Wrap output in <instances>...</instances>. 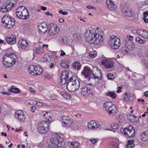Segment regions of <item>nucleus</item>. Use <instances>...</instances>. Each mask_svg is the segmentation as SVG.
<instances>
[{
  "label": "nucleus",
  "instance_id": "nucleus-1",
  "mask_svg": "<svg viewBox=\"0 0 148 148\" xmlns=\"http://www.w3.org/2000/svg\"><path fill=\"white\" fill-rule=\"evenodd\" d=\"M99 29H96L93 32L92 30H87L85 34V39L90 43H94L95 45H99L103 40L102 36L99 33Z\"/></svg>",
  "mask_w": 148,
  "mask_h": 148
},
{
  "label": "nucleus",
  "instance_id": "nucleus-2",
  "mask_svg": "<svg viewBox=\"0 0 148 148\" xmlns=\"http://www.w3.org/2000/svg\"><path fill=\"white\" fill-rule=\"evenodd\" d=\"M63 138L56 133L51 134L47 148H64V143Z\"/></svg>",
  "mask_w": 148,
  "mask_h": 148
},
{
  "label": "nucleus",
  "instance_id": "nucleus-3",
  "mask_svg": "<svg viewBox=\"0 0 148 148\" xmlns=\"http://www.w3.org/2000/svg\"><path fill=\"white\" fill-rule=\"evenodd\" d=\"M80 85L79 80L74 76L70 78L66 84V88L69 91L71 92H74L78 89Z\"/></svg>",
  "mask_w": 148,
  "mask_h": 148
},
{
  "label": "nucleus",
  "instance_id": "nucleus-4",
  "mask_svg": "<svg viewBox=\"0 0 148 148\" xmlns=\"http://www.w3.org/2000/svg\"><path fill=\"white\" fill-rule=\"evenodd\" d=\"M103 107L105 109V110L107 111L108 114L111 116L115 115L117 112V108L111 101L106 102L103 105Z\"/></svg>",
  "mask_w": 148,
  "mask_h": 148
},
{
  "label": "nucleus",
  "instance_id": "nucleus-5",
  "mask_svg": "<svg viewBox=\"0 0 148 148\" xmlns=\"http://www.w3.org/2000/svg\"><path fill=\"white\" fill-rule=\"evenodd\" d=\"M109 45L112 49H116L119 48L121 42L120 39L115 36H112L109 41Z\"/></svg>",
  "mask_w": 148,
  "mask_h": 148
},
{
  "label": "nucleus",
  "instance_id": "nucleus-6",
  "mask_svg": "<svg viewBox=\"0 0 148 148\" xmlns=\"http://www.w3.org/2000/svg\"><path fill=\"white\" fill-rule=\"evenodd\" d=\"M95 87L92 84H90L81 88V94L84 95H88L91 92L95 91Z\"/></svg>",
  "mask_w": 148,
  "mask_h": 148
},
{
  "label": "nucleus",
  "instance_id": "nucleus-7",
  "mask_svg": "<svg viewBox=\"0 0 148 148\" xmlns=\"http://www.w3.org/2000/svg\"><path fill=\"white\" fill-rule=\"evenodd\" d=\"M92 70V71H91L90 69V68L88 66L85 67L84 68L83 71L82 73L84 75L85 77L88 78H90V76L92 75L91 74L92 72V73H94V72L95 73V71H97L99 73H101V71H100V70L96 67H93Z\"/></svg>",
  "mask_w": 148,
  "mask_h": 148
},
{
  "label": "nucleus",
  "instance_id": "nucleus-8",
  "mask_svg": "<svg viewBox=\"0 0 148 148\" xmlns=\"http://www.w3.org/2000/svg\"><path fill=\"white\" fill-rule=\"evenodd\" d=\"M48 34L51 37H53L58 32L59 29L56 25L53 23L49 24L48 26Z\"/></svg>",
  "mask_w": 148,
  "mask_h": 148
},
{
  "label": "nucleus",
  "instance_id": "nucleus-9",
  "mask_svg": "<svg viewBox=\"0 0 148 148\" xmlns=\"http://www.w3.org/2000/svg\"><path fill=\"white\" fill-rule=\"evenodd\" d=\"M124 135L126 137L132 138L135 135L134 129L132 126H129L123 129Z\"/></svg>",
  "mask_w": 148,
  "mask_h": 148
},
{
  "label": "nucleus",
  "instance_id": "nucleus-10",
  "mask_svg": "<svg viewBox=\"0 0 148 148\" xmlns=\"http://www.w3.org/2000/svg\"><path fill=\"white\" fill-rule=\"evenodd\" d=\"M38 130L40 133L45 134L49 130L48 125L45 122L42 121L38 124Z\"/></svg>",
  "mask_w": 148,
  "mask_h": 148
},
{
  "label": "nucleus",
  "instance_id": "nucleus-11",
  "mask_svg": "<svg viewBox=\"0 0 148 148\" xmlns=\"http://www.w3.org/2000/svg\"><path fill=\"white\" fill-rule=\"evenodd\" d=\"M101 64L103 67L107 69L111 68L114 65L113 62L112 60L106 59L102 60Z\"/></svg>",
  "mask_w": 148,
  "mask_h": 148
},
{
  "label": "nucleus",
  "instance_id": "nucleus-12",
  "mask_svg": "<svg viewBox=\"0 0 148 148\" xmlns=\"http://www.w3.org/2000/svg\"><path fill=\"white\" fill-rule=\"evenodd\" d=\"M134 47L135 45L131 41H126L125 47L123 51H124L125 52V53H128V51L132 50Z\"/></svg>",
  "mask_w": 148,
  "mask_h": 148
},
{
  "label": "nucleus",
  "instance_id": "nucleus-13",
  "mask_svg": "<svg viewBox=\"0 0 148 148\" xmlns=\"http://www.w3.org/2000/svg\"><path fill=\"white\" fill-rule=\"evenodd\" d=\"M14 115L16 118L21 122H24L25 120V116L24 112L21 110H18L16 111Z\"/></svg>",
  "mask_w": 148,
  "mask_h": 148
},
{
  "label": "nucleus",
  "instance_id": "nucleus-14",
  "mask_svg": "<svg viewBox=\"0 0 148 148\" xmlns=\"http://www.w3.org/2000/svg\"><path fill=\"white\" fill-rule=\"evenodd\" d=\"M69 77V73L67 71L62 72L61 76V82L62 85H64L67 83Z\"/></svg>",
  "mask_w": 148,
  "mask_h": 148
},
{
  "label": "nucleus",
  "instance_id": "nucleus-15",
  "mask_svg": "<svg viewBox=\"0 0 148 148\" xmlns=\"http://www.w3.org/2000/svg\"><path fill=\"white\" fill-rule=\"evenodd\" d=\"M93 73L92 75H91L90 76V78L88 79L91 81L92 83L96 85L99 82V77L98 76V75L97 73Z\"/></svg>",
  "mask_w": 148,
  "mask_h": 148
},
{
  "label": "nucleus",
  "instance_id": "nucleus-16",
  "mask_svg": "<svg viewBox=\"0 0 148 148\" xmlns=\"http://www.w3.org/2000/svg\"><path fill=\"white\" fill-rule=\"evenodd\" d=\"M100 124L98 122L96 121H91L88 124V129L93 130L99 127Z\"/></svg>",
  "mask_w": 148,
  "mask_h": 148
},
{
  "label": "nucleus",
  "instance_id": "nucleus-17",
  "mask_svg": "<svg viewBox=\"0 0 148 148\" xmlns=\"http://www.w3.org/2000/svg\"><path fill=\"white\" fill-rule=\"evenodd\" d=\"M136 33L139 36L144 38L148 39V31L143 29H138L137 30Z\"/></svg>",
  "mask_w": 148,
  "mask_h": 148
},
{
  "label": "nucleus",
  "instance_id": "nucleus-18",
  "mask_svg": "<svg viewBox=\"0 0 148 148\" xmlns=\"http://www.w3.org/2000/svg\"><path fill=\"white\" fill-rule=\"evenodd\" d=\"M39 31L44 34L45 33L47 30V24L44 22L40 23L38 26Z\"/></svg>",
  "mask_w": 148,
  "mask_h": 148
},
{
  "label": "nucleus",
  "instance_id": "nucleus-19",
  "mask_svg": "<svg viewBox=\"0 0 148 148\" xmlns=\"http://www.w3.org/2000/svg\"><path fill=\"white\" fill-rule=\"evenodd\" d=\"M25 8V7L24 6H19L17 8L16 10V13L18 17L21 18L23 12Z\"/></svg>",
  "mask_w": 148,
  "mask_h": 148
},
{
  "label": "nucleus",
  "instance_id": "nucleus-20",
  "mask_svg": "<svg viewBox=\"0 0 148 148\" xmlns=\"http://www.w3.org/2000/svg\"><path fill=\"white\" fill-rule=\"evenodd\" d=\"M106 3L107 7L109 9L111 10H115L116 8V5H115L111 0H107Z\"/></svg>",
  "mask_w": 148,
  "mask_h": 148
},
{
  "label": "nucleus",
  "instance_id": "nucleus-21",
  "mask_svg": "<svg viewBox=\"0 0 148 148\" xmlns=\"http://www.w3.org/2000/svg\"><path fill=\"white\" fill-rule=\"evenodd\" d=\"M10 67L13 66L15 64L17 59L15 55L13 53H10Z\"/></svg>",
  "mask_w": 148,
  "mask_h": 148
},
{
  "label": "nucleus",
  "instance_id": "nucleus-22",
  "mask_svg": "<svg viewBox=\"0 0 148 148\" xmlns=\"http://www.w3.org/2000/svg\"><path fill=\"white\" fill-rule=\"evenodd\" d=\"M62 121L64 124L70 125L72 124V121L69 117L66 116H64L62 117Z\"/></svg>",
  "mask_w": 148,
  "mask_h": 148
},
{
  "label": "nucleus",
  "instance_id": "nucleus-23",
  "mask_svg": "<svg viewBox=\"0 0 148 148\" xmlns=\"http://www.w3.org/2000/svg\"><path fill=\"white\" fill-rule=\"evenodd\" d=\"M29 18V14L27 10L25 7L24 10L22 15L21 17V19H27Z\"/></svg>",
  "mask_w": 148,
  "mask_h": 148
},
{
  "label": "nucleus",
  "instance_id": "nucleus-24",
  "mask_svg": "<svg viewBox=\"0 0 148 148\" xmlns=\"http://www.w3.org/2000/svg\"><path fill=\"white\" fill-rule=\"evenodd\" d=\"M18 44L21 45L22 49H25L28 46L27 42L25 40H20L18 41Z\"/></svg>",
  "mask_w": 148,
  "mask_h": 148
},
{
  "label": "nucleus",
  "instance_id": "nucleus-25",
  "mask_svg": "<svg viewBox=\"0 0 148 148\" xmlns=\"http://www.w3.org/2000/svg\"><path fill=\"white\" fill-rule=\"evenodd\" d=\"M43 72L42 69L41 68L40 66H36V69L35 71H34V73H32L33 75H40Z\"/></svg>",
  "mask_w": 148,
  "mask_h": 148
},
{
  "label": "nucleus",
  "instance_id": "nucleus-26",
  "mask_svg": "<svg viewBox=\"0 0 148 148\" xmlns=\"http://www.w3.org/2000/svg\"><path fill=\"white\" fill-rule=\"evenodd\" d=\"M9 21V18L8 16H4L2 19V23L5 25V27H6L8 25Z\"/></svg>",
  "mask_w": 148,
  "mask_h": 148
},
{
  "label": "nucleus",
  "instance_id": "nucleus-27",
  "mask_svg": "<svg viewBox=\"0 0 148 148\" xmlns=\"http://www.w3.org/2000/svg\"><path fill=\"white\" fill-rule=\"evenodd\" d=\"M10 92L15 94H18L20 93L19 89L14 86H12L11 88H10Z\"/></svg>",
  "mask_w": 148,
  "mask_h": 148
},
{
  "label": "nucleus",
  "instance_id": "nucleus-28",
  "mask_svg": "<svg viewBox=\"0 0 148 148\" xmlns=\"http://www.w3.org/2000/svg\"><path fill=\"white\" fill-rule=\"evenodd\" d=\"M141 138L144 141L148 140V131L143 132L141 135Z\"/></svg>",
  "mask_w": 148,
  "mask_h": 148
},
{
  "label": "nucleus",
  "instance_id": "nucleus-29",
  "mask_svg": "<svg viewBox=\"0 0 148 148\" xmlns=\"http://www.w3.org/2000/svg\"><path fill=\"white\" fill-rule=\"evenodd\" d=\"M72 66L73 69L77 70H79L80 69L81 65L79 62L77 61L74 63Z\"/></svg>",
  "mask_w": 148,
  "mask_h": 148
},
{
  "label": "nucleus",
  "instance_id": "nucleus-30",
  "mask_svg": "<svg viewBox=\"0 0 148 148\" xmlns=\"http://www.w3.org/2000/svg\"><path fill=\"white\" fill-rule=\"evenodd\" d=\"M124 14L128 17H130L133 16V12L132 10L129 9L127 10L124 12Z\"/></svg>",
  "mask_w": 148,
  "mask_h": 148
},
{
  "label": "nucleus",
  "instance_id": "nucleus-31",
  "mask_svg": "<svg viewBox=\"0 0 148 148\" xmlns=\"http://www.w3.org/2000/svg\"><path fill=\"white\" fill-rule=\"evenodd\" d=\"M61 94L62 97L66 99H69L71 98L70 95L67 92L62 91L61 92Z\"/></svg>",
  "mask_w": 148,
  "mask_h": 148
},
{
  "label": "nucleus",
  "instance_id": "nucleus-32",
  "mask_svg": "<svg viewBox=\"0 0 148 148\" xmlns=\"http://www.w3.org/2000/svg\"><path fill=\"white\" fill-rule=\"evenodd\" d=\"M43 116L48 121L50 122L51 121V119L50 113L46 112L43 114Z\"/></svg>",
  "mask_w": 148,
  "mask_h": 148
},
{
  "label": "nucleus",
  "instance_id": "nucleus-33",
  "mask_svg": "<svg viewBox=\"0 0 148 148\" xmlns=\"http://www.w3.org/2000/svg\"><path fill=\"white\" fill-rule=\"evenodd\" d=\"M69 144H71L70 146L71 148H76L79 145V143L78 142H72L69 143Z\"/></svg>",
  "mask_w": 148,
  "mask_h": 148
},
{
  "label": "nucleus",
  "instance_id": "nucleus-34",
  "mask_svg": "<svg viewBox=\"0 0 148 148\" xmlns=\"http://www.w3.org/2000/svg\"><path fill=\"white\" fill-rule=\"evenodd\" d=\"M36 67H35L33 65H31L29 66L28 68V72L32 75L33 73H34L35 71Z\"/></svg>",
  "mask_w": 148,
  "mask_h": 148
},
{
  "label": "nucleus",
  "instance_id": "nucleus-35",
  "mask_svg": "<svg viewBox=\"0 0 148 148\" xmlns=\"http://www.w3.org/2000/svg\"><path fill=\"white\" fill-rule=\"evenodd\" d=\"M44 50L43 48L41 47H39L38 48H36L34 49V51L38 54H40L42 53L43 52Z\"/></svg>",
  "mask_w": 148,
  "mask_h": 148
},
{
  "label": "nucleus",
  "instance_id": "nucleus-36",
  "mask_svg": "<svg viewBox=\"0 0 148 148\" xmlns=\"http://www.w3.org/2000/svg\"><path fill=\"white\" fill-rule=\"evenodd\" d=\"M128 119H129L130 121L134 122H135L136 120V116L133 115L129 114L128 115Z\"/></svg>",
  "mask_w": 148,
  "mask_h": 148
},
{
  "label": "nucleus",
  "instance_id": "nucleus-37",
  "mask_svg": "<svg viewBox=\"0 0 148 148\" xmlns=\"http://www.w3.org/2000/svg\"><path fill=\"white\" fill-rule=\"evenodd\" d=\"M16 37L14 36L13 35H10V44H14L16 42Z\"/></svg>",
  "mask_w": 148,
  "mask_h": 148
},
{
  "label": "nucleus",
  "instance_id": "nucleus-38",
  "mask_svg": "<svg viewBox=\"0 0 148 148\" xmlns=\"http://www.w3.org/2000/svg\"><path fill=\"white\" fill-rule=\"evenodd\" d=\"M134 140H129L128 141V144L127 146V147L128 148L130 147H132L134 146L135 145L134 144Z\"/></svg>",
  "mask_w": 148,
  "mask_h": 148
},
{
  "label": "nucleus",
  "instance_id": "nucleus-39",
  "mask_svg": "<svg viewBox=\"0 0 148 148\" xmlns=\"http://www.w3.org/2000/svg\"><path fill=\"white\" fill-rule=\"evenodd\" d=\"M145 23H148V12H146L144 13V17L143 18Z\"/></svg>",
  "mask_w": 148,
  "mask_h": 148
},
{
  "label": "nucleus",
  "instance_id": "nucleus-40",
  "mask_svg": "<svg viewBox=\"0 0 148 148\" xmlns=\"http://www.w3.org/2000/svg\"><path fill=\"white\" fill-rule=\"evenodd\" d=\"M116 118L119 122L118 123L121 124V123L123 122L124 119L122 115H118L116 116Z\"/></svg>",
  "mask_w": 148,
  "mask_h": 148
},
{
  "label": "nucleus",
  "instance_id": "nucleus-41",
  "mask_svg": "<svg viewBox=\"0 0 148 148\" xmlns=\"http://www.w3.org/2000/svg\"><path fill=\"white\" fill-rule=\"evenodd\" d=\"M106 95L107 96H108L112 98L113 99H115L116 97V94L112 92H109L106 94Z\"/></svg>",
  "mask_w": 148,
  "mask_h": 148
},
{
  "label": "nucleus",
  "instance_id": "nucleus-42",
  "mask_svg": "<svg viewBox=\"0 0 148 148\" xmlns=\"http://www.w3.org/2000/svg\"><path fill=\"white\" fill-rule=\"evenodd\" d=\"M136 41L140 44H143L146 43V40H142L139 37H137L136 39Z\"/></svg>",
  "mask_w": 148,
  "mask_h": 148
},
{
  "label": "nucleus",
  "instance_id": "nucleus-43",
  "mask_svg": "<svg viewBox=\"0 0 148 148\" xmlns=\"http://www.w3.org/2000/svg\"><path fill=\"white\" fill-rule=\"evenodd\" d=\"M130 97L129 93L125 92V97L123 98V99L125 101H128L130 100Z\"/></svg>",
  "mask_w": 148,
  "mask_h": 148
},
{
  "label": "nucleus",
  "instance_id": "nucleus-44",
  "mask_svg": "<svg viewBox=\"0 0 148 148\" xmlns=\"http://www.w3.org/2000/svg\"><path fill=\"white\" fill-rule=\"evenodd\" d=\"M16 2L15 0H10V5L11 4L10 8V10L12 8L15 6V5L16 4Z\"/></svg>",
  "mask_w": 148,
  "mask_h": 148
},
{
  "label": "nucleus",
  "instance_id": "nucleus-45",
  "mask_svg": "<svg viewBox=\"0 0 148 148\" xmlns=\"http://www.w3.org/2000/svg\"><path fill=\"white\" fill-rule=\"evenodd\" d=\"M8 8H7V5H3L0 9V11L2 12H5L9 11Z\"/></svg>",
  "mask_w": 148,
  "mask_h": 148
},
{
  "label": "nucleus",
  "instance_id": "nucleus-46",
  "mask_svg": "<svg viewBox=\"0 0 148 148\" xmlns=\"http://www.w3.org/2000/svg\"><path fill=\"white\" fill-rule=\"evenodd\" d=\"M9 54L7 53L3 57L2 61L9 62Z\"/></svg>",
  "mask_w": 148,
  "mask_h": 148
},
{
  "label": "nucleus",
  "instance_id": "nucleus-47",
  "mask_svg": "<svg viewBox=\"0 0 148 148\" xmlns=\"http://www.w3.org/2000/svg\"><path fill=\"white\" fill-rule=\"evenodd\" d=\"M89 56L92 58H94L97 56V53L95 51H92L89 53Z\"/></svg>",
  "mask_w": 148,
  "mask_h": 148
},
{
  "label": "nucleus",
  "instance_id": "nucleus-48",
  "mask_svg": "<svg viewBox=\"0 0 148 148\" xmlns=\"http://www.w3.org/2000/svg\"><path fill=\"white\" fill-rule=\"evenodd\" d=\"M4 91V89L3 88L0 87V93H1L3 95H9V93L5 92Z\"/></svg>",
  "mask_w": 148,
  "mask_h": 148
},
{
  "label": "nucleus",
  "instance_id": "nucleus-49",
  "mask_svg": "<svg viewBox=\"0 0 148 148\" xmlns=\"http://www.w3.org/2000/svg\"><path fill=\"white\" fill-rule=\"evenodd\" d=\"M107 77L109 79L112 80L115 78V76L112 74L110 73L108 74Z\"/></svg>",
  "mask_w": 148,
  "mask_h": 148
},
{
  "label": "nucleus",
  "instance_id": "nucleus-50",
  "mask_svg": "<svg viewBox=\"0 0 148 148\" xmlns=\"http://www.w3.org/2000/svg\"><path fill=\"white\" fill-rule=\"evenodd\" d=\"M10 20L11 22L10 24V26H11V27H10V28L12 27L15 24V20L14 19L10 17Z\"/></svg>",
  "mask_w": 148,
  "mask_h": 148
},
{
  "label": "nucleus",
  "instance_id": "nucleus-51",
  "mask_svg": "<svg viewBox=\"0 0 148 148\" xmlns=\"http://www.w3.org/2000/svg\"><path fill=\"white\" fill-rule=\"evenodd\" d=\"M120 126V124L118 123V124H113L112 125V127L113 129H118Z\"/></svg>",
  "mask_w": 148,
  "mask_h": 148
},
{
  "label": "nucleus",
  "instance_id": "nucleus-52",
  "mask_svg": "<svg viewBox=\"0 0 148 148\" xmlns=\"http://www.w3.org/2000/svg\"><path fill=\"white\" fill-rule=\"evenodd\" d=\"M110 145L112 148H119L118 147L117 143L115 142H112L110 143Z\"/></svg>",
  "mask_w": 148,
  "mask_h": 148
},
{
  "label": "nucleus",
  "instance_id": "nucleus-53",
  "mask_svg": "<svg viewBox=\"0 0 148 148\" xmlns=\"http://www.w3.org/2000/svg\"><path fill=\"white\" fill-rule=\"evenodd\" d=\"M3 63L4 67L5 68H8L9 66V63L8 61H2Z\"/></svg>",
  "mask_w": 148,
  "mask_h": 148
},
{
  "label": "nucleus",
  "instance_id": "nucleus-54",
  "mask_svg": "<svg viewBox=\"0 0 148 148\" xmlns=\"http://www.w3.org/2000/svg\"><path fill=\"white\" fill-rule=\"evenodd\" d=\"M49 97L51 100H56L58 99V97L55 94L51 95Z\"/></svg>",
  "mask_w": 148,
  "mask_h": 148
},
{
  "label": "nucleus",
  "instance_id": "nucleus-55",
  "mask_svg": "<svg viewBox=\"0 0 148 148\" xmlns=\"http://www.w3.org/2000/svg\"><path fill=\"white\" fill-rule=\"evenodd\" d=\"M61 66L64 68H69V66L65 63H62L61 64Z\"/></svg>",
  "mask_w": 148,
  "mask_h": 148
},
{
  "label": "nucleus",
  "instance_id": "nucleus-56",
  "mask_svg": "<svg viewBox=\"0 0 148 148\" xmlns=\"http://www.w3.org/2000/svg\"><path fill=\"white\" fill-rule=\"evenodd\" d=\"M97 139H90V140L92 142L93 144H95L98 142Z\"/></svg>",
  "mask_w": 148,
  "mask_h": 148
},
{
  "label": "nucleus",
  "instance_id": "nucleus-57",
  "mask_svg": "<svg viewBox=\"0 0 148 148\" xmlns=\"http://www.w3.org/2000/svg\"><path fill=\"white\" fill-rule=\"evenodd\" d=\"M58 12L60 14H62L63 15H67L68 13L66 12H63L62 10H60L58 11Z\"/></svg>",
  "mask_w": 148,
  "mask_h": 148
},
{
  "label": "nucleus",
  "instance_id": "nucleus-58",
  "mask_svg": "<svg viewBox=\"0 0 148 148\" xmlns=\"http://www.w3.org/2000/svg\"><path fill=\"white\" fill-rule=\"evenodd\" d=\"M36 105L40 107H41L43 106L42 103L40 102H36Z\"/></svg>",
  "mask_w": 148,
  "mask_h": 148
},
{
  "label": "nucleus",
  "instance_id": "nucleus-59",
  "mask_svg": "<svg viewBox=\"0 0 148 148\" xmlns=\"http://www.w3.org/2000/svg\"><path fill=\"white\" fill-rule=\"evenodd\" d=\"M127 39L128 40L127 41H129V40H130L132 42V41L133 40V38L132 36H131V35H129V36L127 37Z\"/></svg>",
  "mask_w": 148,
  "mask_h": 148
},
{
  "label": "nucleus",
  "instance_id": "nucleus-60",
  "mask_svg": "<svg viewBox=\"0 0 148 148\" xmlns=\"http://www.w3.org/2000/svg\"><path fill=\"white\" fill-rule=\"evenodd\" d=\"M87 8L89 10H90L91 9H92L94 10H95L96 9V8L94 7H92V6L90 5H88V6H87Z\"/></svg>",
  "mask_w": 148,
  "mask_h": 148
},
{
  "label": "nucleus",
  "instance_id": "nucleus-61",
  "mask_svg": "<svg viewBox=\"0 0 148 148\" xmlns=\"http://www.w3.org/2000/svg\"><path fill=\"white\" fill-rule=\"evenodd\" d=\"M36 109V108L34 106H32L31 107V110L32 112H34Z\"/></svg>",
  "mask_w": 148,
  "mask_h": 148
},
{
  "label": "nucleus",
  "instance_id": "nucleus-62",
  "mask_svg": "<svg viewBox=\"0 0 148 148\" xmlns=\"http://www.w3.org/2000/svg\"><path fill=\"white\" fill-rule=\"evenodd\" d=\"M122 87L121 86H119V87H118V90H117L116 92L117 93H119L120 92H121L122 91L121 90H120L122 89Z\"/></svg>",
  "mask_w": 148,
  "mask_h": 148
},
{
  "label": "nucleus",
  "instance_id": "nucleus-63",
  "mask_svg": "<svg viewBox=\"0 0 148 148\" xmlns=\"http://www.w3.org/2000/svg\"><path fill=\"white\" fill-rule=\"evenodd\" d=\"M61 53L60 54V55L61 56H63L66 55L65 53L64 52V51L63 50H61Z\"/></svg>",
  "mask_w": 148,
  "mask_h": 148
},
{
  "label": "nucleus",
  "instance_id": "nucleus-64",
  "mask_svg": "<svg viewBox=\"0 0 148 148\" xmlns=\"http://www.w3.org/2000/svg\"><path fill=\"white\" fill-rule=\"evenodd\" d=\"M144 95L145 97H148V91L145 92Z\"/></svg>",
  "mask_w": 148,
  "mask_h": 148
}]
</instances>
